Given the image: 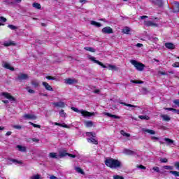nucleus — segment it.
<instances>
[{
  "label": "nucleus",
  "mask_w": 179,
  "mask_h": 179,
  "mask_svg": "<svg viewBox=\"0 0 179 179\" xmlns=\"http://www.w3.org/2000/svg\"><path fill=\"white\" fill-rule=\"evenodd\" d=\"M164 110H167L168 111H173L174 113V108H164Z\"/></svg>",
  "instance_id": "60"
},
{
  "label": "nucleus",
  "mask_w": 179,
  "mask_h": 179,
  "mask_svg": "<svg viewBox=\"0 0 179 179\" xmlns=\"http://www.w3.org/2000/svg\"><path fill=\"white\" fill-rule=\"evenodd\" d=\"M120 134L121 135H122L123 136H126L127 138H129V136H131L130 134L126 133L124 130H121Z\"/></svg>",
  "instance_id": "36"
},
{
  "label": "nucleus",
  "mask_w": 179,
  "mask_h": 179,
  "mask_svg": "<svg viewBox=\"0 0 179 179\" xmlns=\"http://www.w3.org/2000/svg\"><path fill=\"white\" fill-rule=\"evenodd\" d=\"M9 160L12 162V163H15L17 164H23V162H22V161H18L17 159H9Z\"/></svg>",
  "instance_id": "32"
},
{
  "label": "nucleus",
  "mask_w": 179,
  "mask_h": 179,
  "mask_svg": "<svg viewBox=\"0 0 179 179\" xmlns=\"http://www.w3.org/2000/svg\"><path fill=\"white\" fill-rule=\"evenodd\" d=\"M173 103L176 106H177L178 107H179V99H176L173 101Z\"/></svg>",
  "instance_id": "57"
},
{
  "label": "nucleus",
  "mask_w": 179,
  "mask_h": 179,
  "mask_svg": "<svg viewBox=\"0 0 179 179\" xmlns=\"http://www.w3.org/2000/svg\"><path fill=\"white\" fill-rule=\"evenodd\" d=\"M163 169L165 170H174V167L173 166H164Z\"/></svg>",
  "instance_id": "42"
},
{
  "label": "nucleus",
  "mask_w": 179,
  "mask_h": 179,
  "mask_svg": "<svg viewBox=\"0 0 179 179\" xmlns=\"http://www.w3.org/2000/svg\"><path fill=\"white\" fill-rule=\"evenodd\" d=\"M13 128H14L15 129H22V126H20V125H13Z\"/></svg>",
  "instance_id": "51"
},
{
  "label": "nucleus",
  "mask_w": 179,
  "mask_h": 179,
  "mask_svg": "<svg viewBox=\"0 0 179 179\" xmlns=\"http://www.w3.org/2000/svg\"><path fill=\"white\" fill-rule=\"evenodd\" d=\"M3 45H4V47H10V45H16V43H15V42L9 41H5L3 43Z\"/></svg>",
  "instance_id": "17"
},
{
  "label": "nucleus",
  "mask_w": 179,
  "mask_h": 179,
  "mask_svg": "<svg viewBox=\"0 0 179 179\" xmlns=\"http://www.w3.org/2000/svg\"><path fill=\"white\" fill-rule=\"evenodd\" d=\"M109 69L117 71V67L114 65L108 64Z\"/></svg>",
  "instance_id": "47"
},
{
  "label": "nucleus",
  "mask_w": 179,
  "mask_h": 179,
  "mask_svg": "<svg viewBox=\"0 0 179 179\" xmlns=\"http://www.w3.org/2000/svg\"><path fill=\"white\" fill-rule=\"evenodd\" d=\"M84 49H85L86 51H90V52H96V50L92 47H85Z\"/></svg>",
  "instance_id": "37"
},
{
  "label": "nucleus",
  "mask_w": 179,
  "mask_h": 179,
  "mask_svg": "<svg viewBox=\"0 0 179 179\" xmlns=\"http://www.w3.org/2000/svg\"><path fill=\"white\" fill-rule=\"evenodd\" d=\"M143 132H146L147 134H150V135H155L156 134V131L154 130H150L148 129H142Z\"/></svg>",
  "instance_id": "20"
},
{
  "label": "nucleus",
  "mask_w": 179,
  "mask_h": 179,
  "mask_svg": "<svg viewBox=\"0 0 179 179\" xmlns=\"http://www.w3.org/2000/svg\"><path fill=\"white\" fill-rule=\"evenodd\" d=\"M43 86L45 87V90H48L49 92H54V89L51 87V85L48 84L47 82L42 83Z\"/></svg>",
  "instance_id": "12"
},
{
  "label": "nucleus",
  "mask_w": 179,
  "mask_h": 179,
  "mask_svg": "<svg viewBox=\"0 0 179 179\" xmlns=\"http://www.w3.org/2000/svg\"><path fill=\"white\" fill-rule=\"evenodd\" d=\"M138 118H140V120H145V121L150 120V117L148 115H139Z\"/></svg>",
  "instance_id": "26"
},
{
  "label": "nucleus",
  "mask_w": 179,
  "mask_h": 179,
  "mask_svg": "<svg viewBox=\"0 0 179 179\" xmlns=\"http://www.w3.org/2000/svg\"><path fill=\"white\" fill-rule=\"evenodd\" d=\"M49 157H50V159H58V155H57V153L55 152H50L49 154Z\"/></svg>",
  "instance_id": "25"
},
{
  "label": "nucleus",
  "mask_w": 179,
  "mask_h": 179,
  "mask_svg": "<svg viewBox=\"0 0 179 179\" xmlns=\"http://www.w3.org/2000/svg\"><path fill=\"white\" fill-rule=\"evenodd\" d=\"M55 125H57V127H62L63 128H69V126L65 124V123L61 124L58 122H55Z\"/></svg>",
  "instance_id": "27"
},
{
  "label": "nucleus",
  "mask_w": 179,
  "mask_h": 179,
  "mask_svg": "<svg viewBox=\"0 0 179 179\" xmlns=\"http://www.w3.org/2000/svg\"><path fill=\"white\" fill-rule=\"evenodd\" d=\"M105 164L107 167H110V169H121L122 167V162L113 158H107L105 160Z\"/></svg>",
  "instance_id": "1"
},
{
  "label": "nucleus",
  "mask_w": 179,
  "mask_h": 179,
  "mask_svg": "<svg viewBox=\"0 0 179 179\" xmlns=\"http://www.w3.org/2000/svg\"><path fill=\"white\" fill-rule=\"evenodd\" d=\"M27 92L31 93V94H34L36 93V92L34 90L30 89V87H27Z\"/></svg>",
  "instance_id": "45"
},
{
  "label": "nucleus",
  "mask_w": 179,
  "mask_h": 179,
  "mask_svg": "<svg viewBox=\"0 0 179 179\" xmlns=\"http://www.w3.org/2000/svg\"><path fill=\"white\" fill-rule=\"evenodd\" d=\"M149 17H148L147 15H143V16H140V17H138V20H144V19H148Z\"/></svg>",
  "instance_id": "49"
},
{
  "label": "nucleus",
  "mask_w": 179,
  "mask_h": 179,
  "mask_svg": "<svg viewBox=\"0 0 179 179\" xmlns=\"http://www.w3.org/2000/svg\"><path fill=\"white\" fill-rule=\"evenodd\" d=\"M0 96H3V97H5L6 99H8V100H10V101H16V99H15V97H13L12 95H10L8 92H1L0 93Z\"/></svg>",
  "instance_id": "5"
},
{
  "label": "nucleus",
  "mask_w": 179,
  "mask_h": 179,
  "mask_svg": "<svg viewBox=\"0 0 179 179\" xmlns=\"http://www.w3.org/2000/svg\"><path fill=\"white\" fill-rule=\"evenodd\" d=\"M164 141H166L167 145H173L174 143V141L170 138H165Z\"/></svg>",
  "instance_id": "35"
},
{
  "label": "nucleus",
  "mask_w": 179,
  "mask_h": 179,
  "mask_svg": "<svg viewBox=\"0 0 179 179\" xmlns=\"http://www.w3.org/2000/svg\"><path fill=\"white\" fill-rule=\"evenodd\" d=\"M161 118H162L163 121L169 122L171 118L169 117L167 115H160Z\"/></svg>",
  "instance_id": "24"
},
{
  "label": "nucleus",
  "mask_w": 179,
  "mask_h": 179,
  "mask_svg": "<svg viewBox=\"0 0 179 179\" xmlns=\"http://www.w3.org/2000/svg\"><path fill=\"white\" fill-rule=\"evenodd\" d=\"M8 27L9 29H10L11 30H16V29H17V27H16L15 25H12V24L8 25Z\"/></svg>",
  "instance_id": "46"
},
{
  "label": "nucleus",
  "mask_w": 179,
  "mask_h": 179,
  "mask_svg": "<svg viewBox=\"0 0 179 179\" xmlns=\"http://www.w3.org/2000/svg\"><path fill=\"white\" fill-rule=\"evenodd\" d=\"M91 24H92L93 26H96V27H101V24L96 21H92Z\"/></svg>",
  "instance_id": "34"
},
{
  "label": "nucleus",
  "mask_w": 179,
  "mask_h": 179,
  "mask_svg": "<svg viewBox=\"0 0 179 179\" xmlns=\"http://www.w3.org/2000/svg\"><path fill=\"white\" fill-rule=\"evenodd\" d=\"M29 124H30V125H32V127H34V128H41V125L34 124L31 122H29Z\"/></svg>",
  "instance_id": "43"
},
{
  "label": "nucleus",
  "mask_w": 179,
  "mask_h": 179,
  "mask_svg": "<svg viewBox=\"0 0 179 179\" xmlns=\"http://www.w3.org/2000/svg\"><path fill=\"white\" fill-rule=\"evenodd\" d=\"M90 61H92L94 62V64H97L98 65H100V66H102V68H107L101 62H99L98 60H96V57H90Z\"/></svg>",
  "instance_id": "9"
},
{
  "label": "nucleus",
  "mask_w": 179,
  "mask_h": 179,
  "mask_svg": "<svg viewBox=\"0 0 179 179\" xmlns=\"http://www.w3.org/2000/svg\"><path fill=\"white\" fill-rule=\"evenodd\" d=\"M173 13H178V12H179V3L178 1H175L173 3Z\"/></svg>",
  "instance_id": "15"
},
{
  "label": "nucleus",
  "mask_w": 179,
  "mask_h": 179,
  "mask_svg": "<svg viewBox=\"0 0 179 179\" xmlns=\"http://www.w3.org/2000/svg\"><path fill=\"white\" fill-rule=\"evenodd\" d=\"M144 26H146L147 27H157V26H159L157 24L152 22V21H149V20H145L144 21Z\"/></svg>",
  "instance_id": "6"
},
{
  "label": "nucleus",
  "mask_w": 179,
  "mask_h": 179,
  "mask_svg": "<svg viewBox=\"0 0 179 179\" xmlns=\"http://www.w3.org/2000/svg\"><path fill=\"white\" fill-rule=\"evenodd\" d=\"M52 104H53V106H55V107H59L60 108H65V103H64L62 101L54 102Z\"/></svg>",
  "instance_id": "16"
},
{
  "label": "nucleus",
  "mask_w": 179,
  "mask_h": 179,
  "mask_svg": "<svg viewBox=\"0 0 179 179\" xmlns=\"http://www.w3.org/2000/svg\"><path fill=\"white\" fill-rule=\"evenodd\" d=\"M66 156H68V152H66V150H64L62 151L59 152V157L62 159V157H65Z\"/></svg>",
  "instance_id": "18"
},
{
  "label": "nucleus",
  "mask_w": 179,
  "mask_h": 179,
  "mask_svg": "<svg viewBox=\"0 0 179 179\" xmlns=\"http://www.w3.org/2000/svg\"><path fill=\"white\" fill-rule=\"evenodd\" d=\"M17 149L20 150V152H26V147H23L22 145H17Z\"/></svg>",
  "instance_id": "38"
},
{
  "label": "nucleus",
  "mask_w": 179,
  "mask_h": 179,
  "mask_svg": "<svg viewBox=\"0 0 179 179\" xmlns=\"http://www.w3.org/2000/svg\"><path fill=\"white\" fill-rule=\"evenodd\" d=\"M23 118L24 120H37V116H36V115L27 113L23 115Z\"/></svg>",
  "instance_id": "7"
},
{
  "label": "nucleus",
  "mask_w": 179,
  "mask_h": 179,
  "mask_svg": "<svg viewBox=\"0 0 179 179\" xmlns=\"http://www.w3.org/2000/svg\"><path fill=\"white\" fill-rule=\"evenodd\" d=\"M59 114L60 117H62L63 118H66V113H65V110H64L63 109H62L59 112Z\"/></svg>",
  "instance_id": "29"
},
{
  "label": "nucleus",
  "mask_w": 179,
  "mask_h": 179,
  "mask_svg": "<svg viewBox=\"0 0 179 179\" xmlns=\"http://www.w3.org/2000/svg\"><path fill=\"white\" fill-rule=\"evenodd\" d=\"M102 33H104V34H113V29L110 27H106L102 29Z\"/></svg>",
  "instance_id": "11"
},
{
  "label": "nucleus",
  "mask_w": 179,
  "mask_h": 179,
  "mask_svg": "<svg viewBox=\"0 0 179 179\" xmlns=\"http://www.w3.org/2000/svg\"><path fill=\"white\" fill-rule=\"evenodd\" d=\"M33 142H36V143H38L40 142V139L38 138H32Z\"/></svg>",
  "instance_id": "62"
},
{
  "label": "nucleus",
  "mask_w": 179,
  "mask_h": 179,
  "mask_svg": "<svg viewBox=\"0 0 179 179\" xmlns=\"http://www.w3.org/2000/svg\"><path fill=\"white\" fill-rule=\"evenodd\" d=\"M87 142L90 143H93L94 145H97L99 142H97V140L93 138H90L87 139Z\"/></svg>",
  "instance_id": "22"
},
{
  "label": "nucleus",
  "mask_w": 179,
  "mask_h": 179,
  "mask_svg": "<svg viewBox=\"0 0 179 179\" xmlns=\"http://www.w3.org/2000/svg\"><path fill=\"white\" fill-rule=\"evenodd\" d=\"M75 170L77 173L85 175V171H83V169H81L80 167H76Z\"/></svg>",
  "instance_id": "28"
},
{
  "label": "nucleus",
  "mask_w": 179,
  "mask_h": 179,
  "mask_svg": "<svg viewBox=\"0 0 179 179\" xmlns=\"http://www.w3.org/2000/svg\"><path fill=\"white\" fill-rule=\"evenodd\" d=\"M67 156H69V157H72L73 159H75V157H76V155L69 153H68Z\"/></svg>",
  "instance_id": "61"
},
{
  "label": "nucleus",
  "mask_w": 179,
  "mask_h": 179,
  "mask_svg": "<svg viewBox=\"0 0 179 179\" xmlns=\"http://www.w3.org/2000/svg\"><path fill=\"white\" fill-rule=\"evenodd\" d=\"M172 66H173V68H179V62H175L172 64Z\"/></svg>",
  "instance_id": "53"
},
{
  "label": "nucleus",
  "mask_w": 179,
  "mask_h": 179,
  "mask_svg": "<svg viewBox=\"0 0 179 179\" xmlns=\"http://www.w3.org/2000/svg\"><path fill=\"white\" fill-rule=\"evenodd\" d=\"M64 83L66 85H75V83H78V80L75 78H67L64 80Z\"/></svg>",
  "instance_id": "8"
},
{
  "label": "nucleus",
  "mask_w": 179,
  "mask_h": 179,
  "mask_svg": "<svg viewBox=\"0 0 179 179\" xmlns=\"http://www.w3.org/2000/svg\"><path fill=\"white\" fill-rule=\"evenodd\" d=\"M3 3H6V5H14L15 4L14 2H12L9 0H4Z\"/></svg>",
  "instance_id": "44"
},
{
  "label": "nucleus",
  "mask_w": 179,
  "mask_h": 179,
  "mask_svg": "<svg viewBox=\"0 0 179 179\" xmlns=\"http://www.w3.org/2000/svg\"><path fill=\"white\" fill-rule=\"evenodd\" d=\"M0 22L5 23V22H6V18H5L3 17H0Z\"/></svg>",
  "instance_id": "59"
},
{
  "label": "nucleus",
  "mask_w": 179,
  "mask_h": 179,
  "mask_svg": "<svg viewBox=\"0 0 179 179\" xmlns=\"http://www.w3.org/2000/svg\"><path fill=\"white\" fill-rule=\"evenodd\" d=\"M28 79H29V75L21 73L15 78V80H18L19 82H23V80H27Z\"/></svg>",
  "instance_id": "4"
},
{
  "label": "nucleus",
  "mask_w": 179,
  "mask_h": 179,
  "mask_svg": "<svg viewBox=\"0 0 179 179\" xmlns=\"http://www.w3.org/2000/svg\"><path fill=\"white\" fill-rule=\"evenodd\" d=\"M104 115H107L108 117H110L111 118H115L116 120H120V118H121L120 116L112 115L111 113H105Z\"/></svg>",
  "instance_id": "21"
},
{
  "label": "nucleus",
  "mask_w": 179,
  "mask_h": 179,
  "mask_svg": "<svg viewBox=\"0 0 179 179\" xmlns=\"http://www.w3.org/2000/svg\"><path fill=\"white\" fill-rule=\"evenodd\" d=\"M131 83H135L136 85H141L142 83H143V81H141V80H131Z\"/></svg>",
  "instance_id": "41"
},
{
  "label": "nucleus",
  "mask_w": 179,
  "mask_h": 179,
  "mask_svg": "<svg viewBox=\"0 0 179 179\" xmlns=\"http://www.w3.org/2000/svg\"><path fill=\"white\" fill-rule=\"evenodd\" d=\"M130 64H131V65H133L137 71H139V72H142V71L145 69V64L141 62H138L136 60H131Z\"/></svg>",
  "instance_id": "2"
},
{
  "label": "nucleus",
  "mask_w": 179,
  "mask_h": 179,
  "mask_svg": "<svg viewBox=\"0 0 179 179\" xmlns=\"http://www.w3.org/2000/svg\"><path fill=\"white\" fill-rule=\"evenodd\" d=\"M123 153H124V155H128L129 156H135V155H136V152H135V151H132L128 149H124L123 150Z\"/></svg>",
  "instance_id": "14"
},
{
  "label": "nucleus",
  "mask_w": 179,
  "mask_h": 179,
  "mask_svg": "<svg viewBox=\"0 0 179 179\" xmlns=\"http://www.w3.org/2000/svg\"><path fill=\"white\" fill-rule=\"evenodd\" d=\"M120 104H122L123 106H126L127 107H134V108H138V106L132 105L130 103H127L125 102H119Z\"/></svg>",
  "instance_id": "23"
},
{
  "label": "nucleus",
  "mask_w": 179,
  "mask_h": 179,
  "mask_svg": "<svg viewBox=\"0 0 179 179\" xmlns=\"http://www.w3.org/2000/svg\"><path fill=\"white\" fill-rule=\"evenodd\" d=\"M96 135L95 133L93 132H87V136H94Z\"/></svg>",
  "instance_id": "50"
},
{
  "label": "nucleus",
  "mask_w": 179,
  "mask_h": 179,
  "mask_svg": "<svg viewBox=\"0 0 179 179\" xmlns=\"http://www.w3.org/2000/svg\"><path fill=\"white\" fill-rule=\"evenodd\" d=\"M50 179H58V178L54 175H52L50 177Z\"/></svg>",
  "instance_id": "63"
},
{
  "label": "nucleus",
  "mask_w": 179,
  "mask_h": 179,
  "mask_svg": "<svg viewBox=\"0 0 179 179\" xmlns=\"http://www.w3.org/2000/svg\"><path fill=\"white\" fill-rule=\"evenodd\" d=\"M152 170L155 171V173H160V169L157 166H154L152 168Z\"/></svg>",
  "instance_id": "48"
},
{
  "label": "nucleus",
  "mask_w": 179,
  "mask_h": 179,
  "mask_svg": "<svg viewBox=\"0 0 179 179\" xmlns=\"http://www.w3.org/2000/svg\"><path fill=\"white\" fill-rule=\"evenodd\" d=\"M85 124L87 128H91V127H93V122L92 121H87Z\"/></svg>",
  "instance_id": "33"
},
{
  "label": "nucleus",
  "mask_w": 179,
  "mask_h": 179,
  "mask_svg": "<svg viewBox=\"0 0 179 179\" xmlns=\"http://www.w3.org/2000/svg\"><path fill=\"white\" fill-rule=\"evenodd\" d=\"M170 174H173L175 177H179V172L176 171H171Z\"/></svg>",
  "instance_id": "40"
},
{
  "label": "nucleus",
  "mask_w": 179,
  "mask_h": 179,
  "mask_svg": "<svg viewBox=\"0 0 179 179\" xmlns=\"http://www.w3.org/2000/svg\"><path fill=\"white\" fill-rule=\"evenodd\" d=\"M165 47L166 48H169V50H174V48H176V46L174 45V44L171 43H165Z\"/></svg>",
  "instance_id": "19"
},
{
  "label": "nucleus",
  "mask_w": 179,
  "mask_h": 179,
  "mask_svg": "<svg viewBox=\"0 0 179 179\" xmlns=\"http://www.w3.org/2000/svg\"><path fill=\"white\" fill-rule=\"evenodd\" d=\"M137 167L138 169H141L142 170H146V167L143 165H138Z\"/></svg>",
  "instance_id": "55"
},
{
  "label": "nucleus",
  "mask_w": 179,
  "mask_h": 179,
  "mask_svg": "<svg viewBox=\"0 0 179 179\" xmlns=\"http://www.w3.org/2000/svg\"><path fill=\"white\" fill-rule=\"evenodd\" d=\"M32 6L35 9H41V5L38 3H33Z\"/></svg>",
  "instance_id": "31"
},
{
  "label": "nucleus",
  "mask_w": 179,
  "mask_h": 179,
  "mask_svg": "<svg viewBox=\"0 0 179 179\" xmlns=\"http://www.w3.org/2000/svg\"><path fill=\"white\" fill-rule=\"evenodd\" d=\"M173 113H174V114H178V115H179V110H178V109H174V110H173Z\"/></svg>",
  "instance_id": "64"
},
{
  "label": "nucleus",
  "mask_w": 179,
  "mask_h": 179,
  "mask_svg": "<svg viewBox=\"0 0 179 179\" xmlns=\"http://www.w3.org/2000/svg\"><path fill=\"white\" fill-rule=\"evenodd\" d=\"M31 85H32V86H34V87H38V82L36 81V80H32L31 82Z\"/></svg>",
  "instance_id": "39"
},
{
  "label": "nucleus",
  "mask_w": 179,
  "mask_h": 179,
  "mask_svg": "<svg viewBox=\"0 0 179 179\" xmlns=\"http://www.w3.org/2000/svg\"><path fill=\"white\" fill-rule=\"evenodd\" d=\"M129 31H131V29L128 27H124L122 30V33L124 34H129Z\"/></svg>",
  "instance_id": "30"
},
{
  "label": "nucleus",
  "mask_w": 179,
  "mask_h": 179,
  "mask_svg": "<svg viewBox=\"0 0 179 179\" xmlns=\"http://www.w3.org/2000/svg\"><path fill=\"white\" fill-rule=\"evenodd\" d=\"M113 179H124V177L117 175V176H114Z\"/></svg>",
  "instance_id": "52"
},
{
  "label": "nucleus",
  "mask_w": 179,
  "mask_h": 179,
  "mask_svg": "<svg viewBox=\"0 0 179 179\" xmlns=\"http://www.w3.org/2000/svg\"><path fill=\"white\" fill-rule=\"evenodd\" d=\"M160 162H161L162 163H167V162H169V160L167 159V158H162V159H160Z\"/></svg>",
  "instance_id": "54"
},
{
  "label": "nucleus",
  "mask_w": 179,
  "mask_h": 179,
  "mask_svg": "<svg viewBox=\"0 0 179 179\" xmlns=\"http://www.w3.org/2000/svg\"><path fill=\"white\" fill-rule=\"evenodd\" d=\"M3 68H6V69H9L10 71H15V68L12 67L10 64L6 62H2Z\"/></svg>",
  "instance_id": "10"
},
{
  "label": "nucleus",
  "mask_w": 179,
  "mask_h": 179,
  "mask_svg": "<svg viewBox=\"0 0 179 179\" xmlns=\"http://www.w3.org/2000/svg\"><path fill=\"white\" fill-rule=\"evenodd\" d=\"M71 110H73V111H75V113H80L83 117H92V115H94V113L87 112L83 110H79L78 108L75 107H71Z\"/></svg>",
  "instance_id": "3"
},
{
  "label": "nucleus",
  "mask_w": 179,
  "mask_h": 179,
  "mask_svg": "<svg viewBox=\"0 0 179 179\" xmlns=\"http://www.w3.org/2000/svg\"><path fill=\"white\" fill-rule=\"evenodd\" d=\"M31 179H40V175H35L31 177Z\"/></svg>",
  "instance_id": "56"
},
{
  "label": "nucleus",
  "mask_w": 179,
  "mask_h": 179,
  "mask_svg": "<svg viewBox=\"0 0 179 179\" xmlns=\"http://www.w3.org/2000/svg\"><path fill=\"white\" fill-rule=\"evenodd\" d=\"M174 166L178 170H179V162H174Z\"/></svg>",
  "instance_id": "58"
},
{
  "label": "nucleus",
  "mask_w": 179,
  "mask_h": 179,
  "mask_svg": "<svg viewBox=\"0 0 179 179\" xmlns=\"http://www.w3.org/2000/svg\"><path fill=\"white\" fill-rule=\"evenodd\" d=\"M152 3H154V5H157V6H159V8H162L163 6V2L162 0H150Z\"/></svg>",
  "instance_id": "13"
}]
</instances>
